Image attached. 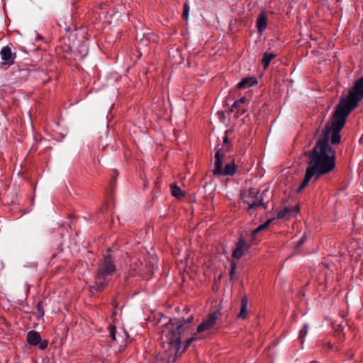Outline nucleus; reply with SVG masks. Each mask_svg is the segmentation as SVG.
Returning a JSON list of instances; mask_svg holds the SVG:
<instances>
[{
    "label": "nucleus",
    "mask_w": 363,
    "mask_h": 363,
    "mask_svg": "<svg viewBox=\"0 0 363 363\" xmlns=\"http://www.w3.org/2000/svg\"><path fill=\"white\" fill-rule=\"evenodd\" d=\"M363 99V76L357 79L349 90L348 95L341 96L340 102L333 113V121L328 124L312 150L305 152L308 159L304 179L297 189L301 192L311 181L315 183L321 176L329 174L335 168V150L329 145L340 143V132L343 128L347 118L360 101Z\"/></svg>",
    "instance_id": "f257e3e1"
},
{
    "label": "nucleus",
    "mask_w": 363,
    "mask_h": 363,
    "mask_svg": "<svg viewBox=\"0 0 363 363\" xmlns=\"http://www.w3.org/2000/svg\"><path fill=\"white\" fill-rule=\"evenodd\" d=\"M194 316L191 314L186 319L184 318L181 319H171L164 325L162 330V337L165 338L167 345V349L164 345L163 347L167 352L168 357L181 355L185 349L188 347L191 343L194 341L196 337H191L185 342L184 349L180 351L181 349V334L184 331L185 327L191 323Z\"/></svg>",
    "instance_id": "f03ea898"
},
{
    "label": "nucleus",
    "mask_w": 363,
    "mask_h": 363,
    "mask_svg": "<svg viewBox=\"0 0 363 363\" xmlns=\"http://www.w3.org/2000/svg\"><path fill=\"white\" fill-rule=\"evenodd\" d=\"M111 248L107 249L106 253L103 255V258L99 264V267L95 274V284L90 287L91 293L103 291L108 284L116 271L115 259L110 255Z\"/></svg>",
    "instance_id": "7ed1b4c3"
},
{
    "label": "nucleus",
    "mask_w": 363,
    "mask_h": 363,
    "mask_svg": "<svg viewBox=\"0 0 363 363\" xmlns=\"http://www.w3.org/2000/svg\"><path fill=\"white\" fill-rule=\"evenodd\" d=\"M264 191L259 194L258 191L250 189L242 194L243 202L248 205V211L258 207H262L264 209L267 208L268 202L264 201Z\"/></svg>",
    "instance_id": "20e7f679"
},
{
    "label": "nucleus",
    "mask_w": 363,
    "mask_h": 363,
    "mask_svg": "<svg viewBox=\"0 0 363 363\" xmlns=\"http://www.w3.org/2000/svg\"><path fill=\"white\" fill-rule=\"evenodd\" d=\"M220 312L218 311L211 313L208 317L198 326L197 332L201 333L204 330L212 328L216 324V320L220 316Z\"/></svg>",
    "instance_id": "39448f33"
},
{
    "label": "nucleus",
    "mask_w": 363,
    "mask_h": 363,
    "mask_svg": "<svg viewBox=\"0 0 363 363\" xmlns=\"http://www.w3.org/2000/svg\"><path fill=\"white\" fill-rule=\"evenodd\" d=\"M1 57L2 60V65L11 66L14 63V60L16 57V52H12L11 49L9 46H5L1 48L0 51Z\"/></svg>",
    "instance_id": "423d86ee"
},
{
    "label": "nucleus",
    "mask_w": 363,
    "mask_h": 363,
    "mask_svg": "<svg viewBox=\"0 0 363 363\" xmlns=\"http://www.w3.org/2000/svg\"><path fill=\"white\" fill-rule=\"evenodd\" d=\"M225 157V152L222 149H218L215 155L214 169L213 174L214 176L218 177V174L221 173L223 169V160Z\"/></svg>",
    "instance_id": "0eeeda50"
},
{
    "label": "nucleus",
    "mask_w": 363,
    "mask_h": 363,
    "mask_svg": "<svg viewBox=\"0 0 363 363\" xmlns=\"http://www.w3.org/2000/svg\"><path fill=\"white\" fill-rule=\"evenodd\" d=\"M250 247V245L247 244L246 241L240 238L236 244V247L233 252V257L235 259H240L244 254L245 251H247Z\"/></svg>",
    "instance_id": "6e6552de"
},
{
    "label": "nucleus",
    "mask_w": 363,
    "mask_h": 363,
    "mask_svg": "<svg viewBox=\"0 0 363 363\" xmlns=\"http://www.w3.org/2000/svg\"><path fill=\"white\" fill-rule=\"evenodd\" d=\"M298 212H299L298 206H284L282 210H281L278 212L277 218L279 219L284 218H290V217L296 215Z\"/></svg>",
    "instance_id": "1a4fd4ad"
},
{
    "label": "nucleus",
    "mask_w": 363,
    "mask_h": 363,
    "mask_svg": "<svg viewBox=\"0 0 363 363\" xmlns=\"http://www.w3.org/2000/svg\"><path fill=\"white\" fill-rule=\"evenodd\" d=\"M275 220V218H270V219H268L265 223H264L263 224L259 225L257 228H255L254 230L252 231L251 233V241L254 243H256L257 242V235L261 232V231H263V230H267L269 225L272 223L273 220Z\"/></svg>",
    "instance_id": "9d476101"
},
{
    "label": "nucleus",
    "mask_w": 363,
    "mask_h": 363,
    "mask_svg": "<svg viewBox=\"0 0 363 363\" xmlns=\"http://www.w3.org/2000/svg\"><path fill=\"white\" fill-rule=\"evenodd\" d=\"M41 340L40 334L35 330H30L26 335L27 342L32 346H37Z\"/></svg>",
    "instance_id": "9b49d317"
},
{
    "label": "nucleus",
    "mask_w": 363,
    "mask_h": 363,
    "mask_svg": "<svg viewBox=\"0 0 363 363\" xmlns=\"http://www.w3.org/2000/svg\"><path fill=\"white\" fill-rule=\"evenodd\" d=\"M267 17L265 12H261L257 19V28L259 33H262L267 28Z\"/></svg>",
    "instance_id": "f8f14e48"
},
{
    "label": "nucleus",
    "mask_w": 363,
    "mask_h": 363,
    "mask_svg": "<svg viewBox=\"0 0 363 363\" xmlns=\"http://www.w3.org/2000/svg\"><path fill=\"white\" fill-rule=\"evenodd\" d=\"M237 171V167L235 164L234 160L231 162L225 164L224 168L223 167L221 173L218 174V177L220 176H233Z\"/></svg>",
    "instance_id": "ddd939ff"
},
{
    "label": "nucleus",
    "mask_w": 363,
    "mask_h": 363,
    "mask_svg": "<svg viewBox=\"0 0 363 363\" xmlns=\"http://www.w3.org/2000/svg\"><path fill=\"white\" fill-rule=\"evenodd\" d=\"M247 303L248 298L246 295L243 296L241 298V306L240 313L237 317L239 319H245L247 316Z\"/></svg>",
    "instance_id": "4468645a"
},
{
    "label": "nucleus",
    "mask_w": 363,
    "mask_h": 363,
    "mask_svg": "<svg viewBox=\"0 0 363 363\" xmlns=\"http://www.w3.org/2000/svg\"><path fill=\"white\" fill-rule=\"evenodd\" d=\"M257 84V81L254 77H246L242 79L237 85L238 89L250 87Z\"/></svg>",
    "instance_id": "2eb2a0df"
},
{
    "label": "nucleus",
    "mask_w": 363,
    "mask_h": 363,
    "mask_svg": "<svg viewBox=\"0 0 363 363\" xmlns=\"http://www.w3.org/2000/svg\"><path fill=\"white\" fill-rule=\"evenodd\" d=\"M277 56L276 54L272 52H265L263 53L262 60V65L264 69H267L271 62V61L275 58Z\"/></svg>",
    "instance_id": "dca6fc26"
},
{
    "label": "nucleus",
    "mask_w": 363,
    "mask_h": 363,
    "mask_svg": "<svg viewBox=\"0 0 363 363\" xmlns=\"http://www.w3.org/2000/svg\"><path fill=\"white\" fill-rule=\"evenodd\" d=\"M171 191L173 196L177 199H182L184 197V193L181 190L180 187H179L176 184H172L170 185Z\"/></svg>",
    "instance_id": "f3484780"
},
{
    "label": "nucleus",
    "mask_w": 363,
    "mask_h": 363,
    "mask_svg": "<svg viewBox=\"0 0 363 363\" xmlns=\"http://www.w3.org/2000/svg\"><path fill=\"white\" fill-rule=\"evenodd\" d=\"M245 101H246L245 97H242L239 100L235 101L232 106L231 111H234L235 108H240V106L242 104H244L245 102Z\"/></svg>",
    "instance_id": "a211bd4d"
},
{
    "label": "nucleus",
    "mask_w": 363,
    "mask_h": 363,
    "mask_svg": "<svg viewBox=\"0 0 363 363\" xmlns=\"http://www.w3.org/2000/svg\"><path fill=\"white\" fill-rule=\"evenodd\" d=\"M308 330V326L307 325H304L303 327L301 329L298 334L299 339L303 342V338L306 336Z\"/></svg>",
    "instance_id": "6ab92c4d"
},
{
    "label": "nucleus",
    "mask_w": 363,
    "mask_h": 363,
    "mask_svg": "<svg viewBox=\"0 0 363 363\" xmlns=\"http://www.w3.org/2000/svg\"><path fill=\"white\" fill-rule=\"evenodd\" d=\"M190 7L187 2H185L183 6V17L186 19L189 17Z\"/></svg>",
    "instance_id": "aec40b11"
},
{
    "label": "nucleus",
    "mask_w": 363,
    "mask_h": 363,
    "mask_svg": "<svg viewBox=\"0 0 363 363\" xmlns=\"http://www.w3.org/2000/svg\"><path fill=\"white\" fill-rule=\"evenodd\" d=\"M36 309L38 311V313L39 315L43 317L44 315V309H43V301H40L38 303L36 306Z\"/></svg>",
    "instance_id": "412c9836"
},
{
    "label": "nucleus",
    "mask_w": 363,
    "mask_h": 363,
    "mask_svg": "<svg viewBox=\"0 0 363 363\" xmlns=\"http://www.w3.org/2000/svg\"><path fill=\"white\" fill-rule=\"evenodd\" d=\"M38 347H39L40 350H44L48 346V341L45 340H42V339H41L40 343H38Z\"/></svg>",
    "instance_id": "4be33fe9"
},
{
    "label": "nucleus",
    "mask_w": 363,
    "mask_h": 363,
    "mask_svg": "<svg viewBox=\"0 0 363 363\" xmlns=\"http://www.w3.org/2000/svg\"><path fill=\"white\" fill-rule=\"evenodd\" d=\"M116 328L111 327V328L110 330V337H111L112 340H116Z\"/></svg>",
    "instance_id": "5701e85b"
},
{
    "label": "nucleus",
    "mask_w": 363,
    "mask_h": 363,
    "mask_svg": "<svg viewBox=\"0 0 363 363\" xmlns=\"http://www.w3.org/2000/svg\"><path fill=\"white\" fill-rule=\"evenodd\" d=\"M235 268H236V266L235 264H232L231 265V269H230V279L233 278V276L235 274Z\"/></svg>",
    "instance_id": "b1692460"
},
{
    "label": "nucleus",
    "mask_w": 363,
    "mask_h": 363,
    "mask_svg": "<svg viewBox=\"0 0 363 363\" xmlns=\"http://www.w3.org/2000/svg\"><path fill=\"white\" fill-rule=\"evenodd\" d=\"M245 111H246L245 109H240L238 108V111L236 113V116L238 117L239 116L244 114L245 113Z\"/></svg>",
    "instance_id": "393cba45"
},
{
    "label": "nucleus",
    "mask_w": 363,
    "mask_h": 363,
    "mask_svg": "<svg viewBox=\"0 0 363 363\" xmlns=\"http://www.w3.org/2000/svg\"><path fill=\"white\" fill-rule=\"evenodd\" d=\"M305 242V238L302 237L298 242V246H301Z\"/></svg>",
    "instance_id": "a878e982"
},
{
    "label": "nucleus",
    "mask_w": 363,
    "mask_h": 363,
    "mask_svg": "<svg viewBox=\"0 0 363 363\" xmlns=\"http://www.w3.org/2000/svg\"><path fill=\"white\" fill-rule=\"evenodd\" d=\"M228 137H227V136L224 137V138H223V143H228Z\"/></svg>",
    "instance_id": "bb28decb"
},
{
    "label": "nucleus",
    "mask_w": 363,
    "mask_h": 363,
    "mask_svg": "<svg viewBox=\"0 0 363 363\" xmlns=\"http://www.w3.org/2000/svg\"><path fill=\"white\" fill-rule=\"evenodd\" d=\"M84 51H85V53H84V55H85L87 54V50L85 49Z\"/></svg>",
    "instance_id": "cd10ccee"
}]
</instances>
